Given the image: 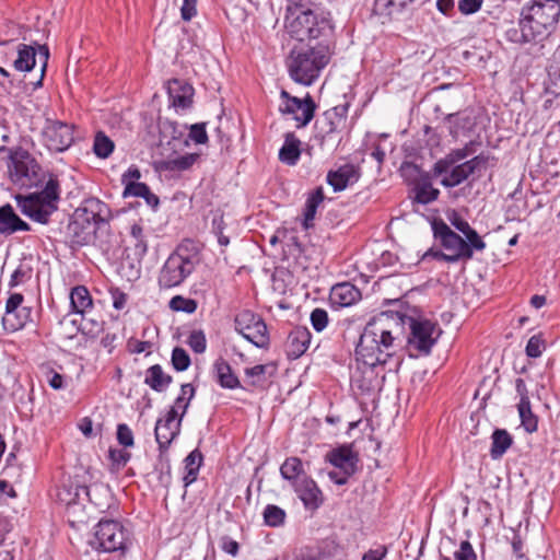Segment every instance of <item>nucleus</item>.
Masks as SVG:
<instances>
[{
  "instance_id": "obj_1",
  "label": "nucleus",
  "mask_w": 560,
  "mask_h": 560,
  "mask_svg": "<svg viewBox=\"0 0 560 560\" xmlns=\"http://www.w3.org/2000/svg\"><path fill=\"white\" fill-rule=\"evenodd\" d=\"M399 322L409 326L408 342L421 353L429 354L436 342L433 334L438 327L431 320L415 319L410 316H398L395 319L387 314L372 318L363 328L355 347L357 361L362 363L365 370L362 380L353 375L352 382L358 384L362 392H369L372 388V382L376 376L373 369L386 364L395 353L398 347L396 340L399 338Z\"/></svg>"
},
{
  "instance_id": "obj_2",
  "label": "nucleus",
  "mask_w": 560,
  "mask_h": 560,
  "mask_svg": "<svg viewBox=\"0 0 560 560\" xmlns=\"http://www.w3.org/2000/svg\"><path fill=\"white\" fill-rule=\"evenodd\" d=\"M559 19V0H533L522 7L517 25L506 30L505 38L517 45L541 44L557 30Z\"/></svg>"
},
{
  "instance_id": "obj_3",
  "label": "nucleus",
  "mask_w": 560,
  "mask_h": 560,
  "mask_svg": "<svg viewBox=\"0 0 560 560\" xmlns=\"http://www.w3.org/2000/svg\"><path fill=\"white\" fill-rule=\"evenodd\" d=\"M284 28L295 43L313 45L336 43L331 20L299 2L287 5Z\"/></svg>"
},
{
  "instance_id": "obj_4",
  "label": "nucleus",
  "mask_w": 560,
  "mask_h": 560,
  "mask_svg": "<svg viewBox=\"0 0 560 560\" xmlns=\"http://www.w3.org/2000/svg\"><path fill=\"white\" fill-rule=\"evenodd\" d=\"M335 46L336 43L315 45L295 43L285 61L290 78L304 86L314 84L330 62Z\"/></svg>"
},
{
  "instance_id": "obj_5",
  "label": "nucleus",
  "mask_w": 560,
  "mask_h": 560,
  "mask_svg": "<svg viewBox=\"0 0 560 560\" xmlns=\"http://www.w3.org/2000/svg\"><path fill=\"white\" fill-rule=\"evenodd\" d=\"M15 200L24 215L40 224H47L51 214L58 210L60 183L56 175L50 174L43 190L26 196L18 195Z\"/></svg>"
},
{
  "instance_id": "obj_6",
  "label": "nucleus",
  "mask_w": 560,
  "mask_h": 560,
  "mask_svg": "<svg viewBox=\"0 0 560 560\" xmlns=\"http://www.w3.org/2000/svg\"><path fill=\"white\" fill-rule=\"evenodd\" d=\"M0 153H7V170L10 180L21 188H31L42 182V166L23 147H0Z\"/></svg>"
},
{
  "instance_id": "obj_7",
  "label": "nucleus",
  "mask_w": 560,
  "mask_h": 560,
  "mask_svg": "<svg viewBox=\"0 0 560 560\" xmlns=\"http://www.w3.org/2000/svg\"><path fill=\"white\" fill-rule=\"evenodd\" d=\"M128 541L129 533L119 521L102 518L94 528L90 545L100 551L124 552Z\"/></svg>"
},
{
  "instance_id": "obj_8",
  "label": "nucleus",
  "mask_w": 560,
  "mask_h": 560,
  "mask_svg": "<svg viewBox=\"0 0 560 560\" xmlns=\"http://www.w3.org/2000/svg\"><path fill=\"white\" fill-rule=\"evenodd\" d=\"M349 104L337 105L326 112L315 121L314 139L324 149L328 144H338L340 133L346 127Z\"/></svg>"
},
{
  "instance_id": "obj_9",
  "label": "nucleus",
  "mask_w": 560,
  "mask_h": 560,
  "mask_svg": "<svg viewBox=\"0 0 560 560\" xmlns=\"http://www.w3.org/2000/svg\"><path fill=\"white\" fill-rule=\"evenodd\" d=\"M55 497L57 502L67 508L68 512L84 506L85 502L100 506V503L93 500L90 488L78 475L63 476L60 483L56 487Z\"/></svg>"
},
{
  "instance_id": "obj_10",
  "label": "nucleus",
  "mask_w": 560,
  "mask_h": 560,
  "mask_svg": "<svg viewBox=\"0 0 560 560\" xmlns=\"http://www.w3.org/2000/svg\"><path fill=\"white\" fill-rule=\"evenodd\" d=\"M34 45L18 44L15 50L11 51L12 67L20 72H30L36 65V56L38 55L40 61V77L34 82V86L40 88L43 85V79L47 69L49 59V48L47 45Z\"/></svg>"
},
{
  "instance_id": "obj_11",
  "label": "nucleus",
  "mask_w": 560,
  "mask_h": 560,
  "mask_svg": "<svg viewBox=\"0 0 560 560\" xmlns=\"http://www.w3.org/2000/svg\"><path fill=\"white\" fill-rule=\"evenodd\" d=\"M40 140L52 153L67 151L74 142V126L61 120L46 119L40 131Z\"/></svg>"
},
{
  "instance_id": "obj_12",
  "label": "nucleus",
  "mask_w": 560,
  "mask_h": 560,
  "mask_svg": "<svg viewBox=\"0 0 560 560\" xmlns=\"http://www.w3.org/2000/svg\"><path fill=\"white\" fill-rule=\"evenodd\" d=\"M235 330L257 348H267L269 334L267 325L261 316L250 312L242 311L234 319Z\"/></svg>"
},
{
  "instance_id": "obj_13",
  "label": "nucleus",
  "mask_w": 560,
  "mask_h": 560,
  "mask_svg": "<svg viewBox=\"0 0 560 560\" xmlns=\"http://www.w3.org/2000/svg\"><path fill=\"white\" fill-rule=\"evenodd\" d=\"M280 97L282 100L280 112L284 115H292L298 122V128L306 127L313 120L317 105L308 93L304 98H299L282 90Z\"/></svg>"
},
{
  "instance_id": "obj_14",
  "label": "nucleus",
  "mask_w": 560,
  "mask_h": 560,
  "mask_svg": "<svg viewBox=\"0 0 560 560\" xmlns=\"http://www.w3.org/2000/svg\"><path fill=\"white\" fill-rule=\"evenodd\" d=\"M433 237L456 264L465 261L464 249H468L465 240L454 232L442 219H434L431 223Z\"/></svg>"
},
{
  "instance_id": "obj_15",
  "label": "nucleus",
  "mask_w": 560,
  "mask_h": 560,
  "mask_svg": "<svg viewBox=\"0 0 560 560\" xmlns=\"http://www.w3.org/2000/svg\"><path fill=\"white\" fill-rule=\"evenodd\" d=\"M180 424L182 417H178L175 407H171L164 418L158 419L154 435L159 445V462L166 458L167 450L180 432Z\"/></svg>"
},
{
  "instance_id": "obj_16",
  "label": "nucleus",
  "mask_w": 560,
  "mask_h": 560,
  "mask_svg": "<svg viewBox=\"0 0 560 560\" xmlns=\"http://www.w3.org/2000/svg\"><path fill=\"white\" fill-rule=\"evenodd\" d=\"M194 270L189 269L185 265L179 262L177 258L168 256L164 265L162 266L158 282L161 289H172L180 285L187 277L192 273Z\"/></svg>"
},
{
  "instance_id": "obj_17",
  "label": "nucleus",
  "mask_w": 560,
  "mask_h": 560,
  "mask_svg": "<svg viewBox=\"0 0 560 560\" xmlns=\"http://www.w3.org/2000/svg\"><path fill=\"white\" fill-rule=\"evenodd\" d=\"M292 487L306 510L315 511L323 504V492L310 476L300 478Z\"/></svg>"
},
{
  "instance_id": "obj_18",
  "label": "nucleus",
  "mask_w": 560,
  "mask_h": 560,
  "mask_svg": "<svg viewBox=\"0 0 560 560\" xmlns=\"http://www.w3.org/2000/svg\"><path fill=\"white\" fill-rule=\"evenodd\" d=\"M74 212L79 218L88 219L95 226L107 224L112 218L108 205L94 197L83 200L82 205Z\"/></svg>"
},
{
  "instance_id": "obj_19",
  "label": "nucleus",
  "mask_w": 560,
  "mask_h": 560,
  "mask_svg": "<svg viewBox=\"0 0 560 560\" xmlns=\"http://www.w3.org/2000/svg\"><path fill=\"white\" fill-rule=\"evenodd\" d=\"M168 100L176 109H187L192 105L195 90L191 84L180 79H172L166 84Z\"/></svg>"
},
{
  "instance_id": "obj_20",
  "label": "nucleus",
  "mask_w": 560,
  "mask_h": 560,
  "mask_svg": "<svg viewBox=\"0 0 560 560\" xmlns=\"http://www.w3.org/2000/svg\"><path fill=\"white\" fill-rule=\"evenodd\" d=\"M96 228L88 219L79 218L74 212L73 219L69 222L67 233L73 246H84L90 244L95 235Z\"/></svg>"
},
{
  "instance_id": "obj_21",
  "label": "nucleus",
  "mask_w": 560,
  "mask_h": 560,
  "mask_svg": "<svg viewBox=\"0 0 560 560\" xmlns=\"http://www.w3.org/2000/svg\"><path fill=\"white\" fill-rule=\"evenodd\" d=\"M312 334L303 326L294 327L285 341V353L288 359L295 360L302 357L310 347Z\"/></svg>"
},
{
  "instance_id": "obj_22",
  "label": "nucleus",
  "mask_w": 560,
  "mask_h": 560,
  "mask_svg": "<svg viewBox=\"0 0 560 560\" xmlns=\"http://www.w3.org/2000/svg\"><path fill=\"white\" fill-rule=\"evenodd\" d=\"M479 145L476 141H469L463 148L452 150L448 154H446L443 159L438 160L432 168V174L434 177L442 176L443 173H447V171L459 161L465 160L469 155H472L476 152V147Z\"/></svg>"
},
{
  "instance_id": "obj_23",
  "label": "nucleus",
  "mask_w": 560,
  "mask_h": 560,
  "mask_svg": "<svg viewBox=\"0 0 560 560\" xmlns=\"http://www.w3.org/2000/svg\"><path fill=\"white\" fill-rule=\"evenodd\" d=\"M327 460L346 474H354L358 469L359 457L349 445H342L330 451Z\"/></svg>"
},
{
  "instance_id": "obj_24",
  "label": "nucleus",
  "mask_w": 560,
  "mask_h": 560,
  "mask_svg": "<svg viewBox=\"0 0 560 560\" xmlns=\"http://www.w3.org/2000/svg\"><path fill=\"white\" fill-rule=\"evenodd\" d=\"M360 177V170L351 163L343 164L335 171H329L327 174V183L334 188L335 191H341L349 185L358 182Z\"/></svg>"
},
{
  "instance_id": "obj_25",
  "label": "nucleus",
  "mask_w": 560,
  "mask_h": 560,
  "mask_svg": "<svg viewBox=\"0 0 560 560\" xmlns=\"http://www.w3.org/2000/svg\"><path fill=\"white\" fill-rule=\"evenodd\" d=\"M444 119L448 122V131L454 139L469 133L476 126V117L470 109L448 114Z\"/></svg>"
},
{
  "instance_id": "obj_26",
  "label": "nucleus",
  "mask_w": 560,
  "mask_h": 560,
  "mask_svg": "<svg viewBox=\"0 0 560 560\" xmlns=\"http://www.w3.org/2000/svg\"><path fill=\"white\" fill-rule=\"evenodd\" d=\"M361 291L350 282L335 284L329 294V301L332 305L347 307L361 300Z\"/></svg>"
},
{
  "instance_id": "obj_27",
  "label": "nucleus",
  "mask_w": 560,
  "mask_h": 560,
  "mask_svg": "<svg viewBox=\"0 0 560 560\" xmlns=\"http://www.w3.org/2000/svg\"><path fill=\"white\" fill-rule=\"evenodd\" d=\"M31 226L22 220L10 203L0 207V235H12L19 231H30Z\"/></svg>"
},
{
  "instance_id": "obj_28",
  "label": "nucleus",
  "mask_w": 560,
  "mask_h": 560,
  "mask_svg": "<svg viewBox=\"0 0 560 560\" xmlns=\"http://www.w3.org/2000/svg\"><path fill=\"white\" fill-rule=\"evenodd\" d=\"M170 256L177 258V260L191 270L200 261V249L198 244L189 238L184 240Z\"/></svg>"
},
{
  "instance_id": "obj_29",
  "label": "nucleus",
  "mask_w": 560,
  "mask_h": 560,
  "mask_svg": "<svg viewBox=\"0 0 560 560\" xmlns=\"http://www.w3.org/2000/svg\"><path fill=\"white\" fill-rule=\"evenodd\" d=\"M70 304L72 311L86 320V314L93 307V300L89 290L84 285L74 287L70 292Z\"/></svg>"
},
{
  "instance_id": "obj_30",
  "label": "nucleus",
  "mask_w": 560,
  "mask_h": 560,
  "mask_svg": "<svg viewBox=\"0 0 560 560\" xmlns=\"http://www.w3.org/2000/svg\"><path fill=\"white\" fill-rule=\"evenodd\" d=\"M301 156V141L293 133L288 132L284 136V143L279 150V160L287 165H295Z\"/></svg>"
},
{
  "instance_id": "obj_31",
  "label": "nucleus",
  "mask_w": 560,
  "mask_h": 560,
  "mask_svg": "<svg viewBox=\"0 0 560 560\" xmlns=\"http://www.w3.org/2000/svg\"><path fill=\"white\" fill-rule=\"evenodd\" d=\"M215 380L219 385L226 389H235L241 387L238 377L233 373L229 362L223 359H218L213 364Z\"/></svg>"
},
{
  "instance_id": "obj_32",
  "label": "nucleus",
  "mask_w": 560,
  "mask_h": 560,
  "mask_svg": "<svg viewBox=\"0 0 560 560\" xmlns=\"http://www.w3.org/2000/svg\"><path fill=\"white\" fill-rule=\"evenodd\" d=\"M474 174V171L465 161L460 164H454L447 173H443V178L441 179V185L445 188H453L462 183H464L470 175Z\"/></svg>"
},
{
  "instance_id": "obj_33",
  "label": "nucleus",
  "mask_w": 560,
  "mask_h": 560,
  "mask_svg": "<svg viewBox=\"0 0 560 560\" xmlns=\"http://www.w3.org/2000/svg\"><path fill=\"white\" fill-rule=\"evenodd\" d=\"M172 381L173 377L168 374H165L160 364L150 366L145 372L144 384L158 393L166 390Z\"/></svg>"
},
{
  "instance_id": "obj_34",
  "label": "nucleus",
  "mask_w": 560,
  "mask_h": 560,
  "mask_svg": "<svg viewBox=\"0 0 560 560\" xmlns=\"http://www.w3.org/2000/svg\"><path fill=\"white\" fill-rule=\"evenodd\" d=\"M512 444L513 438L505 429H495L491 435V458L500 459Z\"/></svg>"
},
{
  "instance_id": "obj_35",
  "label": "nucleus",
  "mask_w": 560,
  "mask_h": 560,
  "mask_svg": "<svg viewBox=\"0 0 560 560\" xmlns=\"http://www.w3.org/2000/svg\"><path fill=\"white\" fill-rule=\"evenodd\" d=\"M11 382V393L9 396L13 399L15 408L27 409L32 411L33 405V388L27 390L18 380L9 378Z\"/></svg>"
},
{
  "instance_id": "obj_36",
  "label": "nucleus",
  "mask_w": 560,
  "mask_h": 560,
  "mask_svg": "<svg viewBox=\"0 0 560 560\" xmlns=\"http://www.w3.org/2000/svg\"><path fill=\"white\" fill-rule=\"evenodd\" d=\"M413 191L415 201L421 205H428L435 201L440 195V190L432 186L428 174L416 184Z\"/></svg>"
},
{
  "instance_id": "obj_37",
  "label": "nucleus",
  "mask_w": 560,
  "mask_h": 560,
  "mask_svg": "<svg viewBox=\"0 0 560 560\" xmlns=\"http://www.w3.org/2000/svg\"><path fill=\"white\" fill-rule=\"evenodd\" d=\"M202 453L198 448L191 451L184 459L185 475L183 477V481L185 487H188L196 481L202 464Z\"/></svg>"
},
{
  "instance_id": "obj_38",
  "label": "nucleus",
  "mask_w": 560,
  "mask_h": 560,
  "mask_svg": "<svg viewBox=\"0 0 560 560\" xmlns=\"http://www.w3.org/2000/svg\"><path fill=\"white\" fill-rule=\"evenodd\" d=\"M200 158L198 153H187L174 159L160 162V168L167 172H183L189 170Z\"/></svg>"
},
{
  "instance_id": "obj_39",
  "label": "nucleus",
  "mask_w": 560,
  "mask_h": 560,
  "mask_svg": "<svg viewBox=\"0 0 560 560\" xmlns=\"http://www.w3.org/2000/svg\"><path fill=\"white\" fill-rule=\"evenodd\" d=\"M280 474L283 479L290 481L291 486L300 478L307 476L299 457L287 458L280 467Z\"/></svg>"
},
{
  "instance_id": "obj_40",
  "label": "nucleus",
  "mask_w": 560,
  "mask_h": 560,
  "mask_svg": "<svg viewBox=\"0 0 560 560\" xmlns=\"http://www.w3.org/2000/svg\"><path fill=\"white\" fill-rule=\"evenodd\" d=\"M517 410L521 424L527 433H534L538 430V417L532 411L530 401L518 402Z\"/></svg>"
},
{
  "instance_id": "obj_41",
  "label": "nucleus",
  "mask_w": 560,
  "mask_h": 560,
  "mask_svg": "<svg viewBox=\"0 0 560 560\" xmlns=\"http://www.w3.org/2000/svg\"><path fill=\"white\" fill-rule=\"evenodd\" d=\"M465 245L468 249H464L465 261L472 259L474 252H482L486 249V242L478 234V232L470 228L465 234Z\"/></svg>"
},
{
  "instance_id": "obj_42",
  "label": "nucleus",
  "mask_w": 560,
  "mask_h": 560,
  "mask_svg": "<svg viewBox=\"0 0 560 560\" xmlns=\"http://www.w3.org/2000/svg\"><path fill=\"white\" fill-rule=\"evenodd\" d=\"M114 141L104 132L97 131L94 136L93 152L100 159H107L114 151Z\"/></svg>"
},
{
  "instance_id": "obj_43",
  "label": "nucleus",
  "mask_w": 560,
  "mask_h": 560,
  "mask_svg": "<svg viewBox=\"0 0 560 560\" xmlns=\"http://www.w3.org/2000/svg\"><path fill=\"white\" fill-rule=\"evenodd\" d=\"M262 516L266 525L270 527H279L284 524L287 513L278 505L268 504L264 510Z\"/></svg>"
},
{
  "instance_id": "obj_44",
  "label": "nucleus",
  "mask_w": 560,
  "mask_h": 560,
  "mask_svg": "<svg viewBox=\"0 0 560 560\" xmlns=\"http://www.w3.org/2000/svg\"><path fill=\"white\" fill-rule=\"evenodd\" d=\"M198 307L197 302L194 299L185 298L182 295H175L170 301V308L175 312H184L192 314Z\"/></svg>"
},
{
  "instance_id": "obj_45",
  "label": "nucleus",
  "mask_w": 560,
  "mask_h": 560,
  "mask_svg": "<svg viewBox=\"0 0 560 560\" xmlns=\"http://www.w3.org/2000/svg\"><path fill=\"white\" fill-rule=\"evenodd\" d=\"M171 361L173 368L178 372L186 371L191 363L188 352L182 347L173 349Z\"/></svg>"
},
{
  "instance_id": "obj_46",
  "label": "nucleus",
  "mask_w": 560,
  "mask_h": 560,
  "mask_svg": "<svg viewBox=\"0 0 560 560\" xmlns=\"http://www.w3.org/2000/svg\"><path fill=\"white\" fill-rule=\"evenodd\" d=\"M12 315L13 319L16 322L14 325L13 323H11V325L7 323V314L2 317L4 329L11 332L20 330L25 326L30 317V311L27 308H21L19 312H12Z\"/></svg>"
},
{
  "instance_id": "obj_47",
  "label": "nucleus",
  "mask_w": 560,
  "mask_h": 560,
  "mask_svg": "<svg viewBox=\"0 0 560 560\" xmlns=\"http://www.w3.org/2000/svg\"><path fill=\"white\" fill-rule=\"evenodd\" d=\"M269 369L275 371L276 368H275L273 364H257V365L252 366V368H246L244 372H245V375L247 377L253 378L250 384L253 386H256L261 381H264L262 377L265 376L266 373H268Z\"/></svg>"
},
{
  "instance_id": "obj_48",
  "label": "nucleus",
  "mask_w": 560,
  "mask_h": 560,
  "mask_svg": "<svg viewBox=\"0 0 560 560\" xmlns=\"http://www.w3.org/2000/svg\"><path fill=\"white\" fill-rule=\"evenodd\" d=\"M23 300H24V298L21 293H13L9 296L7 304H5V313L4 314H7V323H9L10 325H11V323H13V325L16 323L15 319H13L12 312H19V310L23 308L22 307Z\"/></svg>"
},
{
  "instance_id": "obj_49",
  "label": "nucleus",
  "mask_w": 560,
  "mask_h": 560,
  "mask_svg": "<svg viewBox=\"0 0 560 560\" xmlns=\"http://www.w3.org/2000/svg\"><path fill=\"white\" fill-rule=\"evenodd\" d=\"M310 319L313 328L318 332L323 331L329 322L327 311L320 307H316L312 311Z\"/></svg>"
},
{
  "instance_id": "obj_50",
  "label": "nucleus",
  "mask_w": 560,
  "mask_h": 560,
  "mask_svg": "<svg viewBox=\"0 0 560 560\" xmlns=\"http://www.w3.org/2000/svg\"><path fill=\"white\" fill-rule=\"evenodd\" d=\"M544 349H545L544 339L538 335H534L527 341V345L525 348V353L527 357L536 359L541 355Z\"/></svg>"
},
{
  "instance_id": "obj_51",
  "label": "nucleus",
  "mask_w": 560,
  "mask_h": 560,
  "mask_svg": "<svg viewBox=\"0 0 560 560\" xmlns=\"http://www.w3.org/2000/svg\"><path fill=\"white\" fill-rule=\"evenodd\" d=\"M211 225L212 232L218 238V243L223 247L228 246L230 244V238L223 233L226 225L223 219V214L214 215Z\"/></svg>"
},
{
  "instance_id": "obj_52",
  "label": "nucleus",
  "mask_w": 560,
  "mask_h": 560,
  "mask_svg": "<svg viewBox=\"0 0 560 560\" xmlns=\"http://www.w3.org/2000/svg\"><path fill=\"white\" fill-rule=\"evenodd\" d=\"M188 346L196 353H203L207 348V339L202 330H194L187 341Z\"/></svg>"
},
{
  "instance_id": "obj_53",
  "label": "nucleus",
  "mask_w": 560,
  "mask_h": 560,
  "mask_svg": "<svg viewBox=\"0 0 560 560\" xmlns=\"http://www.w3.org/2000/svg\"><path fill=\"white\" fill-rule=\"evenodd\" d=\"M108 457L112 464L117 468L125 467L126 464L130 460L131 454L124 448H109Z\"/></svg>"
},
{
  "instance_id": "obj_54",
  "label": "nucleus",
  "mask_w": 560,
  "mask_h": 560,
  "mask_svg": "<svg viewBox=\"0 0 560 560\" xmlns=\"http://www.w3.org/2000/svg\"><path fill=\"white\" fill-rule=\"evenodd\" d=\"M117 441L124 447H132L135 445V438L131 429L126 423L117 425Z\"/></svg>"
},
{
  "instance_id": "obj_55",
  "label": "nucleus",
  "mask_w": 560,
  "mask_h": 560,
  "mask_svg": "<svg viewBox=\"0 0 560 560\" xmlns=\"http://www.w3.org/2000/svg\"><path fill=\"white\" fill-rule=\"evenodd\" d=\"M149 186L140 182H128L124 186L122 196L127 197H141L148 194Z\"/></svg>"
},
{
  "instance_id": "obj_56",
  "label": "nucleus",
  "mask_w": 560,
  "mask_h": 560,
  "mask_svg": "<svg viewBox=\"0 0 560 560\" xmlns=\"http://www.w3.org/2000/svg\"><path fill=\"white\" fill-rule=\"evenodd\" d=\"M189 138L197 144H205L208 142V133L206 130V122L194 124L189 127Z\"/></svg>"
},
{
  "instance_id": "obj_57",
  "label": "nucleus",
  "mask_w": 560,
  "mask_h": 560,
  "mask_svg": "<svg viewBox=\"0 0 560 560\" xmlns=\"http://www.w3.org/2000/svg\"><path fill=\"white\" fill-rule=\"evenodd\" d=\"M455 560H477V553L468 540H463L459 548L454 551Z\"/></svg>"
},
{
  "instance_id": "obj_58",
  "label": "nucleus",
  "mask_w": 560,
  "mask_h": 560,
  "mask_svg": "<svg viewBox=\"0 0 560 560\" xmlns=\"http://www.w3.org/2000/svg\"><path fill=\"white\" fill-rule=\"evenodd\" d=\"M483 0H459L458 10L464 15L478 12L482 7Z\"/></svg>"
},
{
  "instance_id": "obj_59",
  "label": "nucleus",
  "mask_w": 560,
  "mask_h": 560,
  "mask_svg": "<svg viewBox=\"0 0 560 560\" xmlns=\"http://www.w3.org/2000/svg\"><path fill=\"white\" fill-rule=\"evenodd\" d=\"M109 294L112 296L113 307L115 310L120 311L126 306L128 295L124 291H121L119 288H110Z\"/></svg>"
},
{
  "instance_id": "obj_60",
  "label": "nucleus",
  "mask_w": 560,
  "mask_h": 560,
  "mask_svg": "<svg viewBox=\"0 0 560 560\" xmlns=\"http://www.w3.org/2000/svg\"><path fill=\"white\" fill-rule=\"evenodd\" d=\"M15 46L16 45H13V40H4L0 43V61L3 65H12L11 51L15 50Z\"/></svg>"
},
{
  "instance_id": "obj_61",
  "label": "nucleus",
  "mask_w": 560,
  "mask_h": 560,
  "mask_svg": "<svg viewBox=\"0 0 560 560\" xmlns=\"http://www.w3.org/2000/svg\"><path fill=\"white\" fill-rule=\"evenodd\" d=\"M197 0H184L180 8L182 19L190 21L197 14Z\"/></svg>"
},
{
  "instance_id": "obj_62",
  "label": "nucleus",
  "mask_w": 560,
  "mask_h": 560,
  "mask_svg": "<svg viewBox=\"0 0 560 560\" xmlns=\"http://www.w3.org/2000/svg\"><path fill=\"white\" fill-rule=\"evenodd\" d=\"M448 221L457 231L462 232L463 234H465L471 228L468 221L463 219L455 211H453V213L448 215Z\"/></svg>"
},
{
  "instance_id": "obj_63",
  "label": "nucleus",
  "mask_w": 560,
  "mask_h": 560,
  "mask_svg": "<svg viewBox=\"0 0 560 560\" xmlns=\"http://www.w3.org/2000/svg\"><path fill=\"white\" fill-rule=\"evenodd\" d=\"M220 547L225 553L233 557L237 556L240 550L238 542L228 536L221 538Z\"/></svg>"
},
{
  "instance_id": "obj_64",
  "label": "nucleus",
  "mask_w": 560,
  "mask_h": 560,
  "mask_svg": "<svg viewBox=\"0 0 560 560\" xmlns=\"http://www.w3.org/2000/svg\"><path fill=\"white\" fill-rule=\"evenodd\" d=\"M387 555V548L385 546H378L376 549H370L366 551L362 560H383Z\"/></svg>"
}]
</instances>
